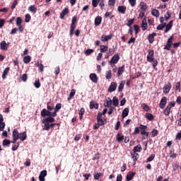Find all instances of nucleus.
<instances>
[{
	"instance_id": "39",
	"label": "nucleus",
	"mask_w": 181,
	"mask_h": 181,
	"mask_svg": "<svg viewBox=\"0 0 181 181\" xmlns=\"http://www.w3.org/2000/svg\"><path fill=\"white\" fill-rule=\"evenodd\" d=\"M74 30H76V25L71 24L69 35L72 36L74 34Z\"/></svg>"
},
{
	"instance_id": "7",
	"label": "nucleus",
	"mask_w": 181,
	"mask_h": 181,
	"mask_svg": "<svg viewBox=\"0 0 181 181\" xmlns=\"http://www.w3.org/2000/svg\"><path fill=\"white\" fill-rule=\"evenodd\" d=\"M119 60V55L118 54H115L110 59V64H117Z\"/></svg>"
},
{
	"instance_id": "2",
	"label": "nucleus",
	"mask_w": 181,
	"mask_h": 181,
	"mask_svg": "<svg viewBox=\"0 0 181 181\" xmlns=\"http://www.w3.org/2000/svg\"><path fill=\"white\" fill-rule=\"evenodd\" d=\"M147 62L153 63V69H156L158 66V60L155 59V51L153 49H148Z\"/></svg>"
},
{
	"instance_id": "42",
	"label": "nucleus",
	"mask_w": 181,
	"mask_h": 181,
	"mask_svg": "<svg viewBox=\"0 0 181 181\" xmlns=\"http://www.w3.org/2000/svg\"><path fill=\"white\" fill-rule=\"evenodd\" d=\"M151 15H153V16H156V18L159 17V11L156 9H153L151 11Z\"/></svg>"
},
{
	"instance_id": "60",
	"label": "nucleus",
	"mask_w": 181,
	"mask_h": 181,
	"mask_svg": "<svg viewBox=\"0 0 181 181\" xmlns=\"http://www.w3.org/2000/svg\"><path fill=\"white\" fill-rule=\"evenodd\" d=\"M155 159V154H151V156H149L147 158V162H152Z\"/></svg>"
},
{
	"instance_id": "41",
	"label": "nucleus",
	"mask_w": 181,
	"mask_h": 181,
	"mask_svg": "<svg viewBox=\"0 0 181 181\" xmlns=\"http://www.w3.org/2000/svg\"><path fill=\"white\" fill-rule=\"evenodd\" d=\"M134 22H135V18L129 19L127 23V26H129V28H132V25H134Z\"/></svg>"
},
{
	"instance_id": "49",
	"label": "nucleus",
	"mask_w": 181,
	"mask_h": 181,
	"mask_svg": "<svg viewBox=\"0 0 181 181\" xmlns=\"http://www.w3.org/2000/svg\"><path fill=\"white\" fill-rule=\"evenodd\" d=\"M21 79L22 80V81H23L24 83H26V81H28V74H23L22 75V76H21Z\"/></svg>"
},
{
	"instance_id": "28",
	"label": "nucleus",
	"mask_w": 181,
	"mask_h": 181,
	"mask_svg": "<svg viewBox=\"0 0 181 181\" xmlns=\"http://www.w3.org/2000/svg\"><path fill=\"white\" fill-rule=\"evenodd\" d=\"M129 114V109L128 107L124 108L122 113V118H125L128 117Z\"/></svg>"
},
{
	"instance_id": "20",
	"label": "nucleus",
	"mask_w": 181,
	"mask_h": 181,
	"mask_svg": "<svg viewBox=\"0 0 181 181\" xmlns=\"http://www.w3.org/2000/svg\"><path fill=\"white\" fill-rule=\"evenodd\" d=\"M124 70H125V65H122V66H119L117 70V77H119L120 76H122Z\"/></svg>"
},
{
	"instance_id": "11",
	"label": "nucleus",
	"mask_w": 181,
	"mask_h": 181,
	"mask_svg": "<svg viewBox=\"0 0 181 181\" xmlns=\"http://www.w3.org/2000/svg\"><path fill=\"white\" fill-rule=\"evenodd\" d=\"M124 139H125V136L122 135V133L118 132L116 134V141H117V142L121 143L124 141Z\"/></svg>"
},
{
	"instance_id": "52",
	"label": "nucleus",
	"mask_w": 181,
	"mask_h": 181,
	"mask_svg": "<svg viewBox=\"0 0 181 181\" xmlns=\"http://www.w3.org/2000/svg\"><path fill=\"white\" fill-rule=\"evenodd\" d=\"M11 144V140H8V139H4L3 141V146H7V145H10Z\"/></svg>"
},
{
	"instance_id": "32",
	"label": "nucleus",
	"mask_w": 181,
	"mask_h": 181,
	"mask_svg": "<svg viewBox=\"0 0 181 181\" xmlns=\"http://www.w3.org/2000/svg\"><path fill=\"white\" fill-rule=\"evenodd\" d=\"M30 60H32V57L31 56H25L23 58V63H25V64H28L29 63H30Z\"/></svg>"
},
{
	"instance_id": "58",
	"label": "nucleus",
	"mask_w": 181,
	"mask_h": 181,
	"mask_svg": "<svg viewBox=\"0 0 181 181\" xmlns=\"http://www.w3.org/2000/svg\"><path fill=\"white\" fill-rule=\"evenodd\" d=\"M22 25V18L18 17L16 18V25L18 26V25Z\"/></svg>"
},
{
	"instance_id": "22",
	"label": "nucleus",
	"mask_w": 181,
	"mask_h": 181,
	"mask_svg": "<svg viewBox=\"0 0 181 181\" xmlns=\"http://www.w3.org/2000/svg\"><path fill=\"white\" fill-rule=\"evenodd\" d=\"M0 47L1 50H8V44H6V41H1V42L0 43Z\"/></svg>"
},
{
	"instance_id": "8",
	"label": "nucleus",
	"mask_w": 181,
	"mask_h": 181,
	"mask_svg": "<svg viewBox=\"0 0 181 181\" xmlns=\"http://www.w3.org/2000/svg\"><path fill=\"white\" fill-rule=\"evenodd\" d=\"M117 87H118V84H117L116 82H112L110 83V86L108 88V92L109 93H114V91H115V90H117Z\"/></svg>"
},
{
	"instance_id": "45",
	"label": "nucleus",
	"mask_w": 181,
	"mask_h": 181,
	"mask_svg": "<svg viewBox=\"0 0 181 181\" xmlns=\"http://www.w3.org/2000/svg\"><path fill=\"white\" fill-rule=\"evenodd\" d=\"M30 19H32V17L30 16V14H29V13L25 14V22L26 23H28L29 22H30Z\"/></svg>"
},
{
	"instance_id": "16",
	"label": "nucleus",
	"mask_w": 181,
	"mask_h": 181,
	"mask_svg": "<svg viewBox=\"0 0 181 181\" xmlns=\"http://www.w3.org/2000/svg\"><path fill=\"white\" fill-rule=\"evenodd\" d=\"M135 175H136V173H134V172L128 173V174L126 176V180L127 181L132 180L134 179V176H135Z\"/></svg>"
},
{
	"instance_id": "38",
	"label": "nucleus",
	"mask_w": 181,
	"mask_h": 181,
	"mask_svg": "<svg viewBox=\"0 0 181 181\" xmlns=\"http://www.w3.org/2000/svg\"><path fill=\"white\" fill-rule=\"evenodd\" d=\"M101 158V154L100 153H97L94 155V156L92 158V160H98Z\"/></svg>"
},
{
	"instance_id": "29",
	"label": "nucleus",
	"mask_w": 181,
	"mask_h": 181,
	"mask_svg": "<svg viewBox=\"0 0 181 181\" xmlns=\"http://www.w3.org/2000/svg\"><path fill=\"white\" fill-rule=\"evenodd\" d=\"M142 151V146L141 144H138L136 146H134L133 148V152H141Z\"/></svg>"
},
{
	"instance_id": "25",
	"label": "nucleus",
	"mask_w": 181,
	"mask_h": 181,
	"mask_svg": "<svg viewBox=\"0 0 181 181\" xmlns=\"http://www.w3.org/2000/svg\"><path fill=\"white\" fill-rule=\"evenodd\" d=\"M98 107H99L98 103H95V101L90 102V110H93V108H95V110H98Z\"/></svg>"
},
{
	"instance_id": "50",
	"label": "nucleus",
	"mask_w": 181,
	"mask_h": 181,
	"mask_svg": "<svg viewBox=\"0 0 181 181\" xmlns=\"http://www.w3.org/2000/svg\"><path fill=\"white\" fill-rule=\"evenodd\" d=\"M91 53H94V49H88L85 51L86 56H90Z\"/></svg>"
},
{
	"instance_id": "35",
	"label": "nucleus",
	"mask_w": 181,
	"mask_h": 181,
	"mask_svg": "<svg viewBox=\"0 0 181 181\" xmlns=\"http://www.w3.org/2000/svg\"><path fill=\"white\" fill-rule=\"evenodd\" d=\"M9 70H11V68L9 67H7L4 70L3 74H2V78H6V76H8V73H9Z\"/></svg>"
},
{
	"instance_id": "30",
	"label": "nucleus",
	"mask_w": 181,
	"mask_h": 181,
	"mask_svg": "<svg viewBox=\"0 0 181 181\" xmlns=\"http://www.w3.org/2000/svg\"><path fill=\"white\" fill-rule=\"evenodd\" d=\"M112 103H113V105L115 107H118V105H119V100H118V98L117 96L113 97Z\"/></svg>"
},
{
	"instance_id": "54",
	"label": "nucleus",
	"mask_w": 181,
	"mask_h": 181,
	"mask_svg": "<svg viewBox=\"0 0 181 181\" xmlns=\"http://www.w3.org/2000/svg\"><path fill=\"white\" fill-rule=\"evenodd\" d=\"M141 108H143L144 111H148L150 110L149 107L146 103L141 104Z\"/></svg>"
},
{
	"instance_id": "48",
	"label": "nucleus",
	"mask_w": 181,
	"mask_h": 181,
	"mask_svg": "<svg viewBox=\"0 0 181 181\" xmlns=\"http://www.w3.org/2000/svg\"><path fill=\"white\" fill-rule=\"evenodd\" d=\"M166 27V23L160 24L157 26V30H163V28Z\"/></svg>"
},
{
	"instance_id": "27",
	"label": "nucleus",
	"mask_w": 181,
	"mask_h": 181,
	"mask_svg": "<svg viewBox=\"0 0 181 181\" xmlns=\"http://www.w3.org/2000/svg\"><path fill=\"white\" fill-rule=\"evenodd\" d=\"M69 10L67 8H65L62 13H60V18L61 19H64V16H66V15H67V13H69Z\"/></svg>"
},
{
	"instance_id": "59",
	"label": "nucleus",
	"mask_w": 181,
	"mask_h": 181,
	"mask_svg": "<svg viewBox=\"0 0 181 181\" xmlns=\"http://www.w3.org/2000/svg\"><path fill=\"white\" fill-rule=\"evenodd\" d=\"M101 175H103L101 173H98L95 174L93 175L95 180H98V179H100Z\"/></svg>"
},
{
	"instance_id": "4",
	"label": "nucleus",
	"mask_w": 181,
	"mask_h": 181,
	"mask_svg": "<svg viewBox=\"0 0 181 181\" xmlns=\"http://www.w3.org/2000/svg\"><path fill=\"white\" fill-rule=\"evenodd\" d=\"M97 122L100 125V127H103V125H105L107 122L105 120L103 119V113L99 112L97 115Z\"/></svg>"
},
{
	"instance_id": "19",
	"label": "nucleus",
	"mask_w": 181,
	"mask_h": 181,
	"mask_svg": "<svg viewBox=\"0 0 181 181\" xmlns=\"http://www.w3.org/2000/svg\"><path fill=\"white\" fill-rule=\"evenodd\" d=\"M141 29L142 30L145 31L146 29H148V23H146V17H145L141 23Z\"/></svg>"
},
{
	"instance_id": "37",
	"label": "nucleus",
	"mask_w": 181,
	"mask_h": 181,
	"mask_svg": "<svg viewBox=\"0 0 181 181\" xmlns=\"http://www.w3.org/2000/svg\"><path fill=\"white\" fill-rule=\"evenodd\" d=\"M175 91H178L179 93L181 92L180 81H178L175 83Z\"/></svg>"
},
{
	"instance_id": "40",
	"label": "nucleus",
	"mask_w": 181,
	"mask_h": 181,
	"mask_svg": "<svg viewBox=\"0 0 181 181\" xmlns=\"http://www.w3.org/2000/svg\"><path fill=\"white\" fill-rule=\"evenodd\" d=\"M100 47L101 53H105L108 50V46L107 45H100Z\"/></svg>"
},
{
	"instance_id": "55",
	"label": "nucleus",
	"mask_w": 181,
	"mask_h": 181,
	"mask_svg": "<svg viewBox=\"0 0 181 181\" xmlns=\"http://www.w3.org/2000/svg\"><path fill=\"white\" fill-rule=\"evenodd\" d=\"M34 86L35 87V88H40V81H39V79L37 81H35L34 83Z\"/></svg>"
},
{
	"instance_id": "31",
	"label": "nucleus",
	"mask_w": 181,
	"mask_h": 181,
	"mask_svg": "<svg viewBox=\"0 0 181 181\" xmlns=\"http://www.w3.org/2000/svg\"><path fill=\"white\" fill-rule=\"evenodd\" d=\"M145 117L146 119H148V121H153L155 117L151 113H146Z\"/></svg>"
},
{
	"instance_id": "64",
	"label": "nucleus",
	"mask_w": 181,
	"mask_h": 181,
	"mask_svg": "<svg viewBox=\"0 0 181 181\" xmlns=\"http://www.w3.org/2000/svg\"><path fill=\"white\" fill-rule=\"evenodd\" d=\"M116 0H109L108 5L110 6H114L115 5Z\"/></svg>"
},
{
	"instance_id": "15",
	"label": "nucleus",
	"mask_w": 181,
	"mask_h": 181,
	"mask_svg": "<svg viewBox=\"0 0 181 181\" xmlns=\"http://www.w3.org/2000/svg\"><path fill=\"white\" fill-rule=\"evenodd\" d=\"M156 35H158L156 33H153L148 35V40L149 43L152 44L155 42V36H156Z\"/></svg>"
},
{
	"instance_id": "1",
	"label": "nucleus",
	"mask_w": 181,
	"mask_h": 181,
	"mask_svg": "<svg viewBox=\"0 0 181 181\" xmlns=\"http://www.w3.org/2000/svg\"><path fill=\"white\" fill-rule=\"evenodd\" d=\"M53 112L50 111H47L46 109H42L41 111V117H42L44 119H42V124H49V122H54L56 119H54L55 116H53ZM45 117H47L45 118Z\"/></svg>"
},
{
	"instance_id": "36",
	"label": "nucleus",
	"mask_w": 181,
	"mask_h": 181,
	"mask_svg": "<svg viewBox=\"0 0 181 181\" xmlns=\"http://www.w3.org/2000/svg\"><path fill=\"white\" fill-rule=\"evenodd\" d=\"M104 105L107 108L112 107V100L109 98V100H106V103H105Z\"/></svg>"
},
{
	"instance_id": "6",
	"label": "nucleus",
	"mask_w": 181,
	"mask_h": 181,
	"mask_svg": "<svg viewBox=\"0 0 181 181\" xmlns=\"http://www.w3.org/2000/svg\"><path fill=\"white\" fill-rule=\"evenodd\" d=\"M166 104H168V98L166 96H163L160 102L159 107L161 108V110H163L165 108Z\"/></svg>"
},
{
	"instance_id": "10",
	"label": "nucleus",
	"mask_w": 181,
	"mask_h": 181,
	"mask_svg": "<svg viewBox=\"0 0 181 181\" xmlns=\"http://www.w3.org/2000/svg\"><path fill=\"white\" fill-rule=\"evenodd\" d=\"M111 39H112V34L109 35H102L100 37L102 42H108V40H111Z\"/></svg>"
},
{
	"instance_id": "44",
	"label": "nucleus",
	"mask_w": 181,
	"mask_h": 181,
	"mask_svg": "<svg viewBox=\"0 0 181 181\" xmlns=\"http://www.w3.org/2000/svg\"><path fill=\"white\" fill-rule=\"evenodd\" d=\"M173 39H175V37H173V35H172L171 37H170V38H168V41H167V45H170V46L173 45Z\"/></svg>"
},
{
	"instance_id": "34",
	"label": "nucleus",
	"mask_w": 181,
	"mask_h": 181,
	"mask_svg": "<svg viewBox=\"0 0 181 181\" xmlns=\"http://www.w3.org/2000/svg\"><path fill=\"white\" fill-rule=\"evenodd\" d=\"M124 86H125V81H122L118 86L119 93L122 92V90H124Z\"/></svg>"
},
{
	"instance_id": "51",
	"label": "nucleus",
	"mask_w": 181,
	"mask_h": 181,
	"mask_svg": "<svg viewBox=\"0 0 181 181\" xmlns=\"http://www.w3.org/2000/svg\"><path fill=\"white\" fill-rule=\"evenodd\" d=\"M158 134H159V131H158V129H153L151 132V135L153 138H155V136H156Z\"/></svg>"
},
{
	"instance_id": "17",
	"label": "nucleus",
	"mask_w": 181,
	"mask_h": 181,
	"mask_svg": "<svg viewBox=\"0 0 181 181\" xmlns=\"http://www.w3.org/2000/svg\"><path fill=\"white\" fill-rule=\"evenodd\" d=\"M91 81H93V83H98V76H97V74H90L89 76Z\"/></svg>"
},
{
	"instance_id": "57",
	"label": "nucleus",
	"mask_w": 181,
	"mask_h": 181,
	"mask_svg": "<svg viewBox=\"0 0 181 181\" xmlns=\"http://www.w3.org/2000/svg\"><path fill=\"white\" fill-rule=\"evenodd\" d=\"M18 148H19V143H16V144H13L11 148V150L13 151H17Z\"/></svg>"
},
{
	"instance_id": "53",
	"label": "nucleus",
	"mask_w": 181,
	"mask_h": 181,
	"mask_svg": "<svg viewBox=\"0 0 181 181\" xmlns=\"http://www.w3.org/2000/svg\"><path fill=\"white\" fill-rule=\"evenodd\" d=\"M44 128L43 129L45 131H49V129H50V123H44Z\"/></svg>"
},
{
	"instance_id": "21",
	"label": "nucleus",
	"mask_w": 181,
	"mask_h": 181,
	"mask_svg": "<svg viewBox=\"0 0 181 181\" xmlns=\"http://www.w3.org/2000/svg\"><path fill=\"white\" fill-rule=\"evenodd\" d=\"M103 21V18L101 16H96L95 18V26H100L101 25V22Z\"/></svg>"
},
{
	"instance_id": "9",
	"label": "nucleus",
	"mask_w": 181,
	"mask_h": 181,
	"mask_svg": "<svg viewBox=\"0 0 181 181\" xmlns=\"http://www.w3.org/2000/svg\"><path fill=\"white\" fill-rule=\"evenodd\" d=\"M61 109H62V103H57L56 105L55 108L54 109V111L52 114V117H57V112H59V110H61Z\"/></svg>"
},
{
	"instance_id": "43",
	"label": "nucleus",
	"mask_w": 181,
	"mask_h": 181,
	"mask_svg": "<svg viewBox=\"0 0 181 181\" xmlns=\"http://www.w3.org/2000/svg\"><path fill=\"white\" fill-rule=\"evenodd\" d=\"M100 1L101 0H92V6H93V8H97L98 4H100Z\"/></svg>"
},
{
	"instance_id": "63",
	"label": "nucleus",
	"mask_w": 181,
	"mask_h": 181,
	"mask_svg": "<svg viewBox=\"0 0 181 181\" xmlns=\"http://www.w3.org/2000/svg\"><path fill=\"white\" fill-rule=\"evenodd\" d=\"M111 77H112V75L111 74V70H110L107 72L106 78L107 80H110Z\"/></svg>"
},
{
	"instance_id": "33",
	"label": "nucleus",
	"mask_w": 181,
	"mask_h": 181,
	"mask_svg": "<svg viewBox=\"0 0 181 181\" xmlns=\"http://www.w3.org/2000/svg\"><path fill=\"white\" fill-rule=\"evenodd\" d=\"M177 156V153H175L174 148L170 151V158H172V159H175Z\"/></svg>"
},
{
	"instance_id": "18",
	"label": "nucleus",
	"mask_w": 181,
	"mask_h": 181,
	"mask_svg": "<svg viewBox=\"0 0 181 181\" xmlns=\"http://www.w3.org/2000/svg\"><path fill=\"white\" fill-rule=\"evenodd\" d=\"M172 26H173V21H170L167 25H165V33H168V32L172 29Z\"/></svg>"
},
{
	"instance_id": "26",
	"label": "nucleus",
	"mask_w": 181,
	"mask_h": 181,
	"mask_svg": "<svg viewBox=\"0 0 181 181\" xmlns=\"http://www.w3.org/2000/svg\"><path fill=\"white\" fill-rule=\"evenodd\" d=\"M28 11L32 13H36V12H37V8H36L35 5H31L28 7Z\"/></svg>"
},
{
	"instance_id": "47",
	"label": "nucleus",
	"mask_w": 181,
	"mask_h": 181,
	"mask_svg": "<svg viewBox=\"0 0 181 181\" xmlns=\"http://www.w3.org/2000/svg\"><path fill=\"white\" fill-rule=\"evenodd\" d=\"M170 107H168L164 110L163 114L164 115L169 116V114H170Z\"/></svg>"
},
{
	"instance_id": "14",
	"label": "nucleus",
	"mask_w": 181,
	"mask_h": 181,
	"mask_svg": "<svg viewBox=\"0 0 181 181\" xmlns=\"http://www.w3.org/2000/svg\"><path fill=\"white\" fill-rule=\"evenodd\" d=\"M117 11L119 12V13H122V15H125V13L127 12V6H119L117 7Z\"/></svg>"
},
{
	"instance_id": "12",
	"label": "nucleus",
	"mask_w": 181,
	"mask_h": 181,
	"mask_svg": "<svg viewBox=\"0 0 181 181\" xmlns=\"http://www.w3.org/2000/svg\"><path fill=\"white\" fill-rule=\"evenodd\" d=\"M46 176H47V170H43L40 172V174L39 175V180L45 181V177H46Z\"/></svg>"
},
{
	"instance_id": "13",
	"label": "nucleus",
	"mask_w": 181,
	"mask_h": 181,
	"mask_svg": "<svg viewBox=\"0 0 181 181\" xmlns=\"http://www.w3.org/2000/svg\"><path fill=\"white\" fill-rule=\"evenodd\" d=\"M6 124L4 122V115L0 113V132L5 129Z\"/></svg>"
},
{
	"instance_id": "3",
	"label": "nucleus",
	"mask_w": 181,
	"mask_h": 181,
	"mask_svg": "<svg viewBox=\"0 0 181 181\" xmlns=\"http://www.w3.org/2000/svg\"><path fill=\"white\" fill-rule=\"evenodd\" d=\"M12 137L16 138L17 139H20L21 141H23L28 138V135L26 134V132L23 133H19L18 129H15L12 133Z\"/></svg>"
},
{
	"instance_id": "24",
	"label": "nucleus",
	"mask_w": 181,
	"mask_h": 181,
	"mask_svg": "<svg viewBox=\"0 0 181 181\" xmlns=\"http://www.w3.org/2000/svg\"><path fill=\"white\" fill-rule=\"evenodd\" d=\"M140 9L142 12H145V11L148 9V5H146L145 2L141 1L140 3Z\"/></svg>"
},
{
	"instance_id": "46",
	"label": "nucleus",
	"mask_w": 181,
	"mask_h": 181,
	"mask_svg": "<svg viewBox=\"0 0 181 181\" xmlns=\"http://www.w3.org/2000/svg\"><path fill=\"white\" fill-rule=\"evenodd\" d=\"M99 2V6L100 9L103 11V9L105 8V1L104 0H100Z\"/></svg>"
},
{
	"instance_id": "5",
	"label": "nucleus",
	"mask_w": 181,
	"mask_h": 181,
	"mask_svg": "<svg viewBox=\"0 0 181 181\" xmlns=\"http://www.w3.org/2000/svg\"><path fill=\"white\" fill-rule=\"evenodd\" d=\"M171 88L172 83L170 82H168L163 88V93H164V94H168L169 93V91H170Z\"/></svg>"
},
{
	"instance_id": "23",
	"label": "nucleus",
	"mask_w": 181,
	"mask_h": 181,
	"mask_svg": "<svg viewBox=\"0 0 181 181\" xmlns=\"http://www.w3.org/2000/svg\"><path fill=\"white\" fill-rule=\"evenodd\" d=\"M131 155L135 165V163H136V160H138V159L139 158V154H138V153L133 152V153H131Z\"/></svg>"
},
{
	"instance_id": "56",
	"label": "nucleus",
	"mask_w": 181,
	"mask_h": 181,
	"mask_svg": "<svg viewBox=\"0 0 181 181\" xmlns=\"http://www.w3.org/2000/svg\"><path fill=\"white\" fill-rule=\"evenodd\" d=\"M37 66H38L39 71H40V73H43V70L45 69V66H43L42 64H38Z\"/></svg>"
},
{
	"instance_id": "62",
	"label": "nucleus",
	"mask_w": 181,
	"mask_h": 181,
	"mask_svg": "<svg viewBox=\"0 0 181 181\" xmlns=\"http://www.w3.org/2000/svg\"><path fill=\"white\" fill-rule=\"evenodd\" d=\"M134 29L135 30V35H138V33L139 32V25H134Z\"/></svg>"
},
{
	"instance_id": "61",
	"label": "nucleus",
	"mask_w": 181,
	"mask_h": 181,
	"mask_svg": "<svg viewBox=\"0 0 181 181\" xmlns=\"http://www.w3.org/2000/svg\"><path fill=\"white\" fill-rule=\"evenodd\" d=\"M129 4L131 5V6L134 7L135 5H136V0H129Z\"/></svg>"
}]
</instances>
